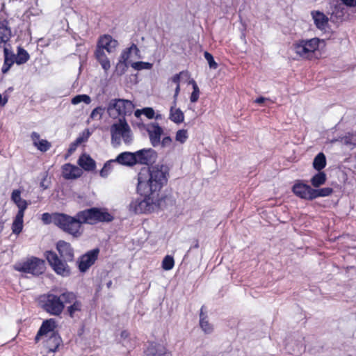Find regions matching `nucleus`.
Instances as JSON below:
<instances>
[{
    "mask_svg": "<svg viewBox=\"0 0 356 356\" xmlns=\"http://www.w3.org/2000/svg\"><path fill=\"white\" fill-rule=\"evenodd\" d=\"M167 167L156 165L143 167L138 174L137 191L142 197L134 199L129 205L134 213H150L163 207L160 191L167 183Z\"/></svg>",
    "mask_w": 356,
    "mask_h": 356,
    "instance_id": "1",
    "label": "nucleus"
},
{
    "mask_svg": "<svg viewBox=\"0 0 356 356\" xmlns=\"http://www.w3.org/2000/svg\"><path fill=\"white\" fill-rule=\"evenodd\" d=\"M113 216L104 209L92 207L78 212L72 217L65 213L56 216V225L74 237L81 235V225H95L99 222H109Z\"/></svg>",
    "mask_w": 356,
    "mask_h": 356,
    "instance_id": "2",
    "label": "nucleus"
},
{
    "mask_svg": "<svg viewBox=\"0 0 356 356\" xmlns=\"http://www.w3.org/2000/svg\"><path fill=\"white\" fill-rule=\"evenodd\" d=\"M111 143L120 145L122 141L126 145L132 143L134 136L125 118H120L110 127Z\"/></svg>",
    "mask_w": 356,
    "mask_h": 356,
    "instance_id": "3",
    "label": "nucleus"
},
{
    "mask_svg": "<svg viewBox=\"0 0 356 356\" xmlns=\"http://www.w3.org/2000/svg\"><path fill=\"white\" fill-rule=\"evenodd\" d=\"M321 42H323V40L318 38L302 39L293 44L292 49L299 57L303 59H312Z\"/></svg>",
    "mask_w": 356,
    "mask_h": 356,
    "instance_id": "4",
    "label": "nucleus"
},
{
    "mask_svg": "<svg viewBox=\"0 0 356 356\" xmlns=\"http://www.w3.org/2000/svg\"><path fill=\"white\" fill-rule=\"evenodd\" d=\"M134 108V104L124 99H112L108 102L106 111L108 116L113 119L125 118L130 115Z\"/></svg>",
    "mask_w": 356,
    "mask_h": 356,
    "instance_id": "5",
    "label": "nucleus"
},
{
    "mask_svg": "<svg viewBox=\"0 0 356 356\" xmlns=\"http://www.w3.org/2000/svg\"><path fill=\"white\" fill-rule=\"evenodd\" d=\"M43 309L49 314L54 316L60 315L65 307V302L62 298V293L58 296L49 293L41 300Z\"/></svg>",
    "mask_w": 356,
    "mask_h": 356,
    "instance_id": "6",
    "label": "nucleus"
},
{
    "mask_svg": "<svg viewBox=\"0 0 356 356\" xmlns=\"http://www.w3.org/2000/svg\"><path fill=\"white\" fill-rule=\"evenodd\" d=\"M15 269L33 275H39L44 271L45 265L42 259L31 257L22 264H17Z\"/></svg>",
    "mask_w": 356,
    "mask_h": 356,
    "instance_id": "7",
    "label": "nucleus"
},
{
    "mask_svg": "<svg viewBox=\"0 0 356 356\" xmlns=\"http://www.w3.org/2000/svg\"><path fill=\"white\" fill-rule=\"evenodd\" d=\"M46 259L49 263L50 266L53 268L54 271L63 277L67 276L70 273V269L67 264V261H63L58 255L51 251L46 252Z\"/></svg>",
    "mask_w": 356,
    "mask_h": 356,
    "instance_id": "8",
    "label": "nucleus"
},
{
    "mask_svg": "<svg viewBox=\"0 0 356 356\" xmlns=\"http://www.w3.org/2000/svg\"><path fill=\"white\" fill-rule=\"evenodd\" d=\"M62 298L65 304H71L67 309L71 318L74 317L76 312L81 311L83 307L82 302L77 300L76 296L73 292L65 291L63 293Z\"/></svg>",
    "mask_w": 356,
    "mask_h": 356,
    "instance_id": "9",
    "label": "nucleus"
},
{
    "mask_svg": "<svg viewBox=\"0 0 356 356\" xmlns=\"http://www.w3.org/2000/svg\"><path fill=\"white\" fill-rule=\"evenodd\" d=\"M145 129L148 134L152 145L154 147L159 146L163 133V128L157 122H152L145 126Z\"/></svg>",
    "mask_w": 356,
    "mask_h": 356,
    "instance_id": "10",
    "label": "nucleus"
},
{
    "mask_svg": "<svg viewBox=\"0 0 356 356\" xmlns=\"http://www.w3.org/2000/svg\"><path fill=\"white\" fill-rule=\"evenodd\" d=\"M99 249H93L83 254L79 260V268L81 272H86L97 260Z\"/></svg>",
    "mask_w": 356,
    "mask_h": 356,
    "instance_id": "11",
    "label": "nucleus"
},
{
    "mask_svg": "<svg viewBox=\"0 0 356 356\" xmlns=\"http://www.w3.org/2000/svg\"><path fill=\"white\" fill-rule=\"evenodd\" d=\"M156 156V151L152 148H145L136 152L137 163L148 164L149 163H154Z\"/></svg>",
    "mask_w": 356,
    "mask_h": 356,
    "instance_id": "12",
    "label": "nucleus"
},
{
    "mask_svg": "<svg viewBox=\"0 0 356 356\" xmlns=\"http://www.w3.org/2000/svg\"><path fill=\"white\" fill-rule=\"evenodd\" d=\"M293 192L302 199L312 200L313 188L310 186L302 183H296L293 186Z\"/></svg>",
    "mask_w": 356,
    "mask_h": 356,
    "instance_id": "13",
    "label": "nucleus"
},
{
    "mask_svg": "<svg viewBox=\"0 0 356 356\" xmlns=\"http://www.w3.org/2000/svg\"><path fill=\"white\" fill-rule=\"evenodd\" d=\"M55 327L56 321L54 319L50 318L44 321L42 323L40 330H38V334L35 336V340L36 341H38L42 337H47L49 335H51V333L55 332L54 331Z\"/></svg>",
    "mask_w": 356,
    "mask_h": 356,
    "instance_id": "14",
    "label": "nucleus"
},
{
    "mask_svg": "<svg viewBox=\"0 0 356 356\" xmlns=\"http://www.w3.org/2000/svg\"><path fill=\"white\" fill-rule=\"evenodd\" d=\"M57 250L65 261H71L74 258V251L70 243L60 241L57 243Z\"/></svg>",
    "mask_w": 356,
    "mask_h": 356,
    "instance_id": "15",
    "label": "nucleus"
},
{
    "mask_svg": "<svg viewBox=\"0 0 356 356\" xmlns=\"http://www.w3.org/2000/svg\"><path fill=\"white\" fill-rule=\"evenodd\" d=\"M143 356H170V353L163 345L151 343L145 351Z\"/></svg>",
    "mask_w": 356,
    "mask_h": 356,
    "instance_id": "16",
    "label": "nucleus"
},
{
    "mask_svg": "<svg viewBox=\"0 0 356 356\" xmlns=\"http://www.w3.org/2000/svg\"><path fill=\"white\" fill-rule=\"evenodd\" d=\"M97 45L103 49L106 50L107 52L112 53L115 50L117 46L118 45V42L111 35H104L99 38Z\"/></svg>",
    "mask_w": 356,
    "mask_h": 356,
    "instance_id": "17",
    "label": "nucleus"
},
{
    "mask_svg": "<svg viewBox=\"0 0 356 356\" xmlns=\"http://www.w3.org/2000/svg\"><path fill=\"white\" fill-rule=\"evenodd\" d=\"M63 176L66 179H72L79 177L82 175V170L70 163L65 164L62 168Z\"/></svg>",
    "mask_w": 356,
    "mask_h": 356,
    "instance_id": "18",
    "label": "nucleus"
},
{
    "mask_svg": "<svg viewBox=\"0 0 356 356\" xmlns=\"http://www.w3.org/2000/svg\"><path fill=\"white\" fill-rule=\"evenodd\" d=\"M115 160V162L122 165L133 166L136 164V152H124L120 153Z\"/></svg>",
    "mask_w": 356,
    "mask_h": 356,
    "instance_id": "19",
    "label": "nucleus"
},
{
    "mask_svg": "<svg viewBox=\"0 0 356 356\" xmlns=\"http://www.w3.org/2000/svg\"><path fill=\"white\" fill-rule=\"evenodd\" d=\"M3 53L4 63L1 68V72L3 74H6L9 71L14 63H16V55L10 51L7 47H4Z\"/></svg>",
    "mask_w": 356,
    "mask_h": 356,
    "instance_id": "20",
    "label": "nucleus"
},
{
    "mask_svg": "<svg viewBox=\"0 0 356 356\" xmlns=\"http://www.w3.org/2000/svg\"><path fill=\"white\" fill-rule=\"evenodd\" d=\"M11 200L15 202L19 209L17 213H24V211L28 207V203L25 200L21 197V191L19 190H14L11 194Z\"/></svg>",
    "mask_w": 356,
    "mask_h": 356,
    "instance_id": "21",
    "label": "nucleus"
},
{
    "mask_svg": "<svg viewBox=\"0 0 356 356\" xmlns=\"http://www.w3.org/2000/svg\"><path fill=\"white\" fill-rule=\"evenodd\" d=\"M312 15L316 27L320 30H325L328 23V18L319 11L312 12Z\"/></svg>",
    "mask_w": 356,
    "mask_h": 356,
    "instance_id": "22",
    "label": "nucleus"
},
{
    "mask_svg": "<svg viewBox=\"0 0 356 356\" xmlns=\"http://www.w3.org/2000/svg\"><path fill=\"white\" fill-rule=\"evenodd\" d=\"M177 104H172L170 108L169 119L175 124H180L184 122V114L181 110L177 108Z\"/></svg>",
    "mask_w": 356,
    "mask_h": 356,
    "instance_id": "23",
    "label": "nucleus"
},
{
    "mask_svg": "<svg viewBox=\"0 0 356 356\" xmlns=\"http://www.w3.org/2000/svg\"><path fill=\"white\" fill-rule=\"evenodd\" d=\"M79 165L86 171H91L95 168V161L87 154H83L78 161Z\"/></svg>",
    "mask_w": 356,
    "mask_h": 356,
    "instance_id": "24",
    "label": "nucleus"
},
{
    "mask_svg": "<svg viewBox=\"0 0 356 356\" xmlns=\"http://www.w3.org/2000/svg\"><path fill=\"white\" fill-rule=\"evenodd\" d=\"M47 337H48L46 344L47 348L50 352L56 351L61 341L60 337L56 332L51 333V335Z\"/></svg>",
    "mask_w": 356,
    "mask_h": 356,
    "instance_id": "25",
    "label": "nucleus"
},
{
    "mask_svg": "<svg viewBox=\"0 0 356 356\" xmlns=\"http://www.w3.org/2000/svg\"><path fill=\"white\" fill-rule=\"evenodd\" d=\"M11 31L7 22L0 21V44H6L10 38Z\"/></svg>",
    "mask_w": 356,
    "mask_h": 356,
    "instance_id": "26",
    "label": "nucleus"
},
{
    "mask_svg": "<svg viewBox=\"0 0 356 356\" xmlns=\"http://www.w3.org/2000/svg\"><path fill=\"white\" fill-rule=\"evenodd\" d=\"M204 307L201 308L200 314V325L202 331L206 334L213 332V325L207 320V316L203 313Z\"/></svg>",
    "mask_w": 356,
    "mask_h": 356,
    "instance_id": "27",
    "label": "nucleus"
},
{
    "mask_svg": "<svg viewBox=\"0 0 356 356\" xmlns=\"http://www.w3.org/2000/svg\"><path fill=\"white\" fill-rule=\"evenodd\" d=\"M24 213H17L12 225L13 234H19L23 229V218Z\"/></svg>",
    "mask_w": 356,
    "mask_h": 356,
    "instance_id": "28",
    "label": "nucleus"
},
{
    "mask_svg": "<svg viewBox=\"0 0 356 356\" xmlns=\"http://www.w3.org/2000/svg\"><path fill=\"white\" fill-rule=\"evenodd\" d=\"M326 165V158L323 153H318L313 161V167L315 170L321 171Z\"/></svg>",
    "mask_w": 356,
    "mask_h": 356,
    "instance_id": "29",
    "label": "nucleus"
},
{
    "mask_svg": "<svg viewBox=\"0 0 356 356\" xmlns=\"http://www.w3.org/2000/svg\"><path fill=\"white\" fill-rule=\"evenodd\" d=\"M326 181V175L323 172L319 171L315 174L311 179V184L314 187H319Z\"/></svg>",
    "mask_w": 356,
    "mask_h": 356,
    "instance_id": "30",
    "label": "nucleus"
},
{
    "mask_svg": "<svg viewBox=\"0 0 356 356\" xmlns=\"http://www.w3.org/2000/svg\"><path fill=\"white\" fill-rule=\"evenodd\" d=\"M29 59V54L23 48L19 47L17 49V54L16 55V63L17 65H22L26 63Z\"/></svg>",
    "mask_w": 356,
    "mask_h": 356,
    "instance_id": "31",
    "label": "nucleus"
},
{
    "mask_svg": "<svg viewBox=\"0 0 356 356\" xmlns=\"http://www.w3.org/2000/svg\"><path fill=\"white\" fill-rule=\"evenodd\" d=\"M333 192L332 188L327 187L320 189L313 188L312 200L316 199L318 197H327L331 195Z\"/></svg>",
    "mask_w": 356,
    "mask_h": 356,
    "instance_id": "32",
    "label": "nucleus"
},
{
    "mask_svg": "<svg viewBox=\"0 0 356 356\" xmlns=\"http://www.w3.org/2000/svg\"><path fill=\"white\" fill-rule=\"evenodd\" d=\"M343 143L348 146L355 147L356 146V131L352 133H348L342 138Z\"/></svg>",
    "mask_w": 356,
    "mask_h": 356,
    "instance_id": "33",
    "label": "nucleus"
},
{
    "mask_svg": "<svg viewBox=\"0 0 356 356\" xmlns=\"http://www.w3.org/2000/svg\"><path fill=\"white\" fill-rule=\"evenodd\" d=\"M81 102L90 104L91 103V98L89 95L83 94L74 96L71 100V103L74 105H76Z\"/></svg>",
    "mask_w": 356,
    "mask_h": 356,
    "instance_id": "34",
    "label": "nucleus"
},
{
    "mask_svg": "<svg viewBox=\"0 0 356 356\" xmlns=\"http://www.w3.org/2000/svg\"><path fill=\"white\" fill-rule=\"evenodd\" d=\"M346 7L343 3L337 4L332 10V15L337 19H342L346 13Z\"/></svg>",
    "mask_w": 356,
    "mask_h": 356,
    "instance_id": "35",
    "label": "nucleus"
},
{
    "mask_svg": "<svg viewBox=\"0 0 356 356\" xmlns=\"http://www.w3.org/2000/svg\"><path fill=\"white\" fill-rule=\"evenodd\" d=\"M128 68V64L127 61L119 59L116 66L115 72L117 75L121 76L125 73Z\"/></svg>",
    "mask_w": 356,
    "mask_h": 356,
    "instance_id": "36",
    "label": "nucleus"
},
{
    "mask_svg": "<svg viewBox=\"0 0 356 356\" xmlns=\"http://www.w3.org/2000/svg\"><path fill=\"white\" fill-rule=\"evenodd\" d=\"M131 65L136 70H150L153 66L152 63L143 61L135 62Z\"/></svg>",
    "mask_w": 356,
    "mask_h": 356,
    "instance_id": "37",
    "label": "nucleus"
},
{
    "mask_svg": "<svg viewBox=\"0 0 356 356\" xmlns=\"http://www.w3.org/2000/svg\"><path fill=\"white\" fill-rule=\"evenodd\" d=\"M175 261L172 257L167 255L162 261V267L165 270H170L174 267Z\"/></svg>",
    "mask_w": 356,
    "mask_h": 356,
    "instance_id": "38",
    "label": "nucleus"
},
{
    "mask_svg": "<svg viewBox=\"0 0 356 356\" xmlns=\"http://www.w3.org/2000/svg\"><path fill=\"white\" fill-rule=\"evenodd\" d=\"M60 215V213H55L53 214H49V213H44L42 215V220L45 224L54 223L56 225V216Z\"/></svg>",
    "mask_w": 356,
    "mask_h": 356,
    "instance_id": "39",
    "label": "nucleus"
},
{
    "mask_svg": "<svg viewBox=\"0 0 356 356\" xmlns=\"http://www.w3.org/2000/svg\"><path fill=\"white\" fill-rule=\"evenodd\" d=\"M191 83L193 85V92L191 93L190 100L192 103L196 102L199 99L200 89L195 81L192 80Z\"/></svg>",
    "mask_w": 356,
    "mask_h": 356,
    "instance_id": "40",
    "label": "nucleus"
},
{
    "mask_svg": "<svg viewBox=\"0 0 356 356\" xmlns=\"http://www.w3.org/2000/svg\"><path fill=\"white\" fill-rule=\"evenodd\" d=\"M115 162V160H110L107 161L102 169L100 171V176L106 178L108 177L112 169V163Z\"/></svg>",
    "mask_w": 356,
    "mask_h": 356,
    "instance_id": "41",
    "label": "nucleus"
},
{
    "mask_svg": "<svg viewBox=\"0 0 356 356\" xmlns=\"http://www.w3.org/2000/svg\"><path fill=\"white\" fill-rule=\"evenodd\" d=\"M188 138V132L186 129H179L176 133L175 139L177 142L183 144Z\"/></svg>",
    "mask_w": 356,
    "mask_h": 356,
    "instance_id": "42",
    "label": "nucleus"
},
{
    "mask_svg": "<svg viewBox=\"0 0 356 356\" xmlns=\"http://www.w3.org/2000/svg\"><path fill=\"white\" fill-rule=\"evenodd\" d=\"M104 108L102 106H98L92 110L90 113V118L92 120H101Z\"/></svg>",
    "mask_w": 356,
    "mask_h": 356,
    "instance_id": "43",
    "label": "nucleus"
},
{
    "mask_svg": "<svg viewBox=\"0 0 356 356\" xmlns=\"http://www.w3.org/2000/svg\"><path fill=\"white\" fill-rule=\"evenodd\" d=\"M189 76L188 72L187 71H182L179 74H176L171 78V81L175 83L177 86L179 85V82L181 79L186 78L187 79Z\"/></svg>",
    "mask_w": 356,
    "mask_h": 356,
    "instance_id": "44",
    "label": "nucleus"
},
{
    "mask_svg": "<svg viewBox=\"0 0 356 356\" xmlns=\"http://www.w3.org/2000/svg\"><path fill=\"white\" fill-rule=\"evenodd\" d=\"M204 56L211 69H216L218 67V64L216 63L213 56L210 53L205 51L204 53Z\"/></svg>",
    "mask_w": 356,
    "mask_h": 356,
    "instance_id": "45",
    "label": "nucleus"
},
{
    "mask_svg": "<svg viewBox=\"0 0 356 356\" xmlns=\"http://www.w3.org/2000/svg\"><path fill=\"white\" fill-rule=\"evenodd\" d=\"M34 146L41 152H47L50 148L51 145L47 140H40Z\"/></svg>",
    "mask_w": 356,
    "mask_h": 356,
    "instance_id": "46",
    "label": "nucleus"
},
{
    "mask_svg": "<svg viewBox=\"0 0 356 356\" xmlns=\"http://www.w3.org/2000/svg\"><path fill=\"white\" fill-rule=\"evenodd\" d=\"M95 56L98 61L108 58L104 53V49L97 45L95 51Z\"/></svg>",
    "mask_w": 356,
    "mask_h": 356,
    "instance_id": "47",
    "label": "nucleus"
},
{
    "mask_svg": "<svg viewBox=\"0 0 356 356\" xmlns=\"http://www.w3.org/2000/svg\"><path fill=\"white\" fill-rule=\"evenodd\" d=\"M90 131L88 129H86L85 130L82 135L81 136H79L76 139V144L79 145V144H81L84 141H86L88 140V138H89L90 136Z\"/></svg>",
    "mask_w": 356,
    "mask_h": 356,
    "instance_id": "48",
    "label": "nucleus"
},
{
    "mask_svg": "<svg viewBox=\"0 0 356 356\" xmlns=\"http://www.w3.org/2000/svg\"><path fill=\"white\" fill-rule=\"evenodd\" d=\"M131 54H132V52H131V47L129 48H127V49H124L123 51L122 52L120 59L127 62L129 58H130Z\"/></svg>",
    "mask_w": 356,
    "mask_h": 356,
    "instance_id": "49",
    "label": "nucleus"
},
{
    "mask_svg": "<svg viewBox=\"0 0 356 356\" xmlns=\"http://www.w3.org/2000/svg\"><path fill=\"white\" fill-rule=\"evenodd\" d=\"M172 143V138L170 136H165L163 138L162 140H161L160 145L163 148H166L171 147Z\"/></svg>",
    "mask_w": 356,
    "mask_h": 356,
    "instance_id": "50",
    "label": "nucleus"
},
{
    "mask_svg": "<svg viewBox=\"0 0 356 356\" xmlns=\"http://www.w3.org/2000/svg\"><path fill=\"white\" fill-rule=\"evenodd\" d=\"M143 113L149 119H152L154 117V111L152 108H145L142 109Z\"/></svg>",
    "mask_w": 356,
    "mask_h": 356,
    "instance_id": "51",
    "label": "nucleus"
},
{
    "mask_svg": "<svg viewBox=\"0 0 356 356\" xmlns=\"http://www.w3.org/2000/svg\"><path fill=\"white\" fill-rule=\"evenodd\" d=\"M99 63L102 65V67L104 69L105 72H107V71L111 67V63H110L109 60L108 58H106L104 60H102L99 61Z\"/></svg>",
    "mask_w": 356,
    "mask_h": 356,
    "instance_id": "52",
    "label": "nucleus"
},
{
    "mask_svg": "<svg viewBox=\"0 0 356 356\" xmlns=\"http://www.w3.org/2000/svg\"><path fill=\"white\" fill-rule=\"evenodd\" d=\"M131 52L134 53L136 57V58H140V51L139 49L137 47V46L135 44H132L131 45Z\"/></svg>",
    "mask_w": 356,
    "mask_h": 356,
    "instance_id": "53",
    "label": "nucleus"
},
{
    "mask_svg": "<svg viewBox=\"0 0 356 356\" xmlns=\"http://www.w3.org/2000/svg\"><path fill=\"white\" fill-rule=\"evenodd\" d=\"M31 140H33V145H35L40 141V134L37 132H32L31 135Z\"/></svg>",
    "mask_w": 356,
    "mask_h": 356,
    "instance_id": "54",
    "label": "nucleus"
},
{
    "mask_svg": "<svg viewBox=\"0 0 356 356\" xmlns=\"http://www.w3.org/2000/svg\"><path fill=\"white\" fill-rule=\"evenodd\" d=\"M344 6L353 7L356 6V0H341Z\"/></svg>",
    "mask_w": 356,
    "mask_h": 356,
    "instance_id": "55",
    "label": "nucleus"
},
{
    "mask_svg": "<svg viewBox=\"0 0 356 356\" xmlns=\"http://www.w3.org/2000/svg\"><path fill=\"white\" fill-rule=\"evenodd\" d=\"M179 91H180V86L178 85V86H176V88L175 90V95L173 96V104H177V96L179 93Z\"/></svg>",
    "mask_w": 356,
    "mask_h": 356,
    "instance_id": "56",
    "label": "nucleus"
},
{
    "mask_svg": "<svg viewBox=\"0 0 356 356\" xmlns=\"http://www.w3.org/2000/svg\"><path fill=\"white\" fill-rule=\"evenodd\" d=\"M266 100V99L265 97H260L257 99H255V102L257 103V104H262L264 103L265 101Z\"/></svg>",
    "mask_w": 356,
    "mask_h": 356,
    "instance_id": "57",
    "label": "nucleus"
},
{
    "mask_svg": "<svg viewBox=\"0 0 356 356\" xmlns=\"http://www.w3.org/2000/svg\"><path fill=\"white\" fill-rule=\"evenodd\" d=\"M141 113H143L142 110L138 109L135 111L134 114L136 117L138 118L140 116Z\"/></svg>",
    "mask_w": 356,
    "mask_h": 356,
    "instance_id": "58",
    "label": "nucleus"
},
{
    "mask_svg": "<svg viewBox=\"0 0 356 356\" xmlns=\"http://www.w3.org/2000/svg\"><path fill=\"white\" fill-rule=\"evenodd\" d=\"M44 180H45V178H44V179L40 182V186L42 188H43L44 189H47L48 188V186L44 184Z\"/></svg>",
    "mask_w": 356,
    "mask_h": 356,
    "instance_id": "59",
    "label": "nucleus"
},
{
    "mask_svg": "<svg viewBox=\"0 0 356 356\" xmlns=\"http://www.w3.org/2000/svg\"><path fill=\"white\" fill-rule=\"evenodd\" d=\"M8 102V98L7 97H4V98H2V102H1V106H5L6 104Z\"/></svg>",
    "mask_w": 356,
    "mask_h": 356,
    "instance_id": "60",
    "label": "nucleus"
},
{
    "mask_svg": "<svg viewBox=\"0 0 356 356\" xmlns=\"http://www.w3.org/2000/svg\"><path fill=\"white\" fill-rule=\"evenodd\" d=\"M121 337H123V338H126L128 337V333L127 331H123L121 333Z\"/></svg>",
    "mask_w": 356,
    "mask_h": 356,
    "instance_id": "61",
    "label": "nucleus"
},
{
    "mask_svg": "<svg viewBox=\"0 0 356 356\" xmlns=\"http://www.w3.org/2000/svg\"><path fill=\"white\" fill-rule=\"evenodd\" d=\"M2 102V95L0 94V106L1 105Z\"/></svg>",
    "mask_w": 356,
    "mask_h": 356,
    "instance_id": "62",
    "label": "nucleus"
}]
</instances>
